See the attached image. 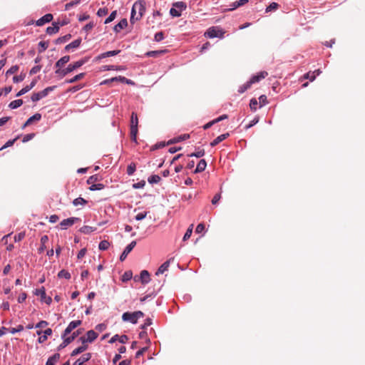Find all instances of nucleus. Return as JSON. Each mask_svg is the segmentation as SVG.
<instances>
[{
  "mask_svg": "<svg viewBox=\"0 0 365 365\" xmlns=\"http://www.w3.org/2000/svg\"><path fill=\"white\" fill-rule=\"evenodd\" d=\"M145 11V6L143 1L135 2L131 10L130 23L133 24L136 21H139L143 17Z\"/></svg>",
  "mask_w": 365,
  "mask_h": 365,
  "instance_id": "nucleus-1",
  "label": "nucleus"
},
{
  "mask_svg": "<svg viewBox=\"0 0 365 365\" xmlns=\"http://www.w3.org/2000/svg\"><path fill=\"white\" fill-rule=\"evenodd\" d=\"M86 62V60H79L73 63H70L66 68L64 69H56L55 73L61 78L66 76L69 73L73 72L76 69L82 66Z\"/></svg>",
  "mask_w": 365,
  "mask_h": 365,
  "instance_id": "nucleus-2",
  "label": "nucleus"
},
{
  "mask_svg": "<svg viewBox=\"0 0 365 365\" xmlns=\"http://www.w3.org/2000/svg\"><path fill=\"white\" fill-rule=\"evenodd\" d=\"M144 313L141 311H136L134 312H125L122 315V319L124 322H130L132 324H136L138 319L143 317Z\"/></svg>",
  "mask_w": 365,
  "mask_h": 365,
  "instance_id": "nucleus-3",
  "label": "nucleus"
},
{
  "mask_svg": "<svg viewBox=\"0 0 365 365\" xmlns=\"http://www.w3.org/2000/svg\"><path fill=\"white\" fill-rule=\"evenodd\" d=\"M138 118L137 113L133 112L130 117V138L132 140L136 141L137 134L138 132Z\"/></svg>",
  "mask_w": 365,
  "mask_h": 365,
  "instance_id": "nucleus-4",
  "label": "nucleus"
},
{
  "mask_svg": "<svg viewBox=\"0 0 365 365\" xmlns=\"http://www.w3.org/2000/svg\"><path fill=\"white\" fill-rule=\"evenodd\" d=\"M186 8V4L182 1L175 2L170 10V14L173 17H179L181 16V12L185 10Z\"/></svg>",
  "mask_w": 365,
  "mask_h": 365,
  "instance_id": "nucleus-5",
  "label": "nucleus"
},
{
  "mask_svg": "<svg viewBox=\"0 0 365 365\" xmlns=\"http://www.w3.org/2000/svg\"><path fill=\"white\" fill-rule=\"evenodd\" d=\"M225 33V32L222 31V29H221L220 27L212 26L207 30V31L205 33V36L210 38L215 37L222 38H223Z\"/></svg>",
  "mask_w": 365,
  "mask_h": 365,
  "instance_id": "nucleus-6",
  "label": "nucleus"
},
{
  "mask_svg": "<svg viewBox=\"0 0 365 365\" xmlns=\"http://www.w3.org/2000/svg\"><path fill=\"white\" fill-rule=\"evenodd\" d=\"M81 333V331L78 329V330L73 332L71 336H68V337H66V336L63 337V341L62 342V344H61L59 345V346L58 347V349L60 350V349L66 347L71 342H72Z\"/></svg>",
  "mask_w": 365,
  "mask_h": 365,
  "instance_id": "nucleus-7",
  "label": "nucleus"
},
{
  "mask_svg": "<svg viewBox=\"0 0 365 365\" xmlns=\"http://www.w3.org/2000/svg\"><path fill=\"white\" fill-rule=\"evenodd\" d=\"M86 336V339L84 336H81L79 339V340L81 341L82 344L93 341L98 337V334L95 332L93 330H89L88 331H87Z\"/></svg>",
  "mask_w": 365,
  "mask_h": 365,
  "instance_id": "nucleus-8",
  "label": "nucleus"
},
{
  "mask_svg": "<svg viewBox=\"0 0 365 365\" xmlns=\"http://www.w3.org/2000/svg\"><path fill=\"white\" fill-rule=\"evenodd\" d=\"M81 323L82 322L81 320L72 321L71 322H70L68 326L64 330L62 337H65L67 335H68L72 331V330H73L75 328L81 325Z\"/></svg>",
  "mask_w": 365,
  "mask_h": 365,
  "instance_id": "nucleus-9",
  "label": "nucleus"
},
{
  "mask_svg": "<svg viewBox=\"0 0 365 365\" xmlns=\"http://www.w3.org/2000/svg\"><path fill=\"white\" fill-rule=\"evenodd\" d=\"M136 242L132 241L124 250L121 255L120 256V260L121 262L124 261L127 257L128 255L133 250V249L135 247Z\"/></svg>",
  "mask_w": 365,
  "mask_h": 365,
  "instance_id": "nucleus-10",
  "label": "nucleus"
},
{
  "mask_svg": "<svg viewBox=\"0 0 365 365\" xmlns=\"http://www.w3.org/2000/svg\"><path fill=\"white\" fill-rule=\"evenodd\" d=\"M268 75L267 71H261L257 75L253 76L249 81V83L252 85L253 83H257L259 81L264 79Z\"/></svg>",
  "mask_w": 365,
  "mask_h": 365,
  "instance_id": "nucleus-11",
  "label": "nucleus"
},
{
  "mask_svg": "<svg viewBox=\"0 0 365 365\" xmlns=\"http://www.w3.org/2000/svg\"><path fill=\"white\" fill-rule=\"evenodd\" d=\"M36 294L41 296V300L44 301L47 304H50L51 303L52 299L50 297H46V291L43 287L41 289H36Z\"/></svg>",
  "mask_w": 365,
  "mask_h": 365,
  "instance_id": "nucleus-12",
  "label": "nucleus"
},
{
  "mask_svg": "<svg viewBox=\"0 0 365 365\" xmlns=\"http://www.w3.org/2000/svg\"><path fill=\"white\" fill-rule=\"evenodd\" d=\"M52 19H53V15L51 14H47L44 15L43 16H42L41 18H40L39 19H38L36 21V25L38 26H41L44 25L46 23H48V22L51 21Z\"/></svg>",
  "mask_w": 365,
  "mask_h": 365,
  "instance_id": "nucleus-13",
  "label": "nucleus"
},
{
  "mask_svg": "<svg viewBox=\"0 0 365 365\" xmlns=\"http://www.w3.org/2000/svg\"><path fill=\"white\" fill-rule=\"evenodd\" d=\"M116 341H118L121 344H125L128 341V337L127 335H121L119 336L118 334H115L112 338L110 339L109 343L113 344Z\"/></svg>",
  "mask_w": 365,
  "mask_h": 365,
  "instance_id": "nucleus-14",
  "label": "nucleus"
},
{
  "mask_svg": "<svg viewBox=\"0 0 365 365\" xmlns=\"http://www.w3.org/2000/svg\"><path fill=\"white\" fill-rule=\"evenodd\" d=\"M78 218H77V217L67 218V219L62 220L60 223V225L61 226V227L63 229H66L67 227L72 226L75 223V222L78 221Z\"/></svg>",
  "mask_w": 365,
  "mask_h": 365,
  "instance_id": "nucleus-15",
  "label": "nucleus"
},
{
  "mask_svg": "<svg viewBox=\"0 0 365 365\" xmlns=\"http://www.w3.org/2000/svg\"><path fill=\"white\" fill-rule=\"evenodd\" d=\"M37 81L36 79H34L31 83H30V85H28V86H26L24 88H23L21 90H20L17 94H16V97H19V96H21L25 93H26L27 92H29L30 90H31L36 85Z\"/></svg>",
  "mask_w": 365,
  "mask_h": 365,
  "instance_id": "nucleus-16",
  "label": "nucleus"
},
{
  "mask_svg": "<svg viewBox=\"0 0 365 365\" xmlns=\"http://www.w3.org/2000/svg\"><path fill=\"white\" fill-rule=\"evenodd\" d=\"M173 258L170 259L167 261H165L163 264L160 265V267L158 269V270L155 272L156 275L162 274H163L166 270H168L170 261L173 260Z\"/></svg>",
  "mask_w": 365,
  "mask_h": 365,
  "instance_id": "nucleus-17",
  "label": "nucleus"
},
{
  "mask_svg": "<svg viewBox=\"0 0 365 365\" xmlns=\"http://www.w3.org/2000/svg\"><path fill=\"white\" fill-rule=\"evenodd\" d=\"M70 60L69 56H64L62 58H61L55 64V67L57 68V69H62L61 68L67 63Z\"/></svg>",
  "mask_w": 365,
  "mask_h": 365,
  "instance_id": "nucleus-18",
  "label": "nucleus"
},
{
  "mask_svg": "<svg viewBox=\"0 0 365 365\" xmlns=\"http://www.w3.org/2000/svg\"><path fill=\"white\" fill-rule=\"evenodd\" d=\"M189 138H190V135L189 134H183V135H181L178 136V137L173 138L170 139L168 142V145L179 143L180 141L187 140Z\"/></svg>",
  "mask_w": 365,
  "mask_h": 365,
  "instance_id": "nucleus-19",
  "label": "nucleus"
},
{
  "mask_svg": "<svg viewBox=\"0 0 365 365\" xmlns=\"http://www.w3.org/2000/svg\"><path fill=\"white\" fill-rule=\"evenodd\" d=\"M230 135V134L228 133H225V134H222L219 136H217L215 140H213L211 143H210V145L212 147H214L215 145H217V144H219L220 142L223 141L224 140H225L227 138H228V136Z\"/></svg>",
  "mask_w": 365,
  "mask_h": 365,
  "instance_id": "nucleus-20",
  "label": "nucleus"
},
{
  "mask_svg": "<svg viewBox=\"0 0 365 365\" xmlns=\"http://www.w3.org/2000/svg\"><path fill=\"white\" fill-rule=\"evenodd\" d=\"M128 25V21L125 19H121L118 24H116L113 29L116 33L120 32L122 29H125Z\"/></svg>",
  "mask_w": 365,
  "mask_h": 365,
  "instance_id": "nucleus-21",
  "label": "nucleus"
},
{
  "mask_svg": "<svg viewBox=\"0 0 365 365\" xmlns=\"http://www.w3.org/2000/svg\"><path fill=\"white\" fill-rule=\"evenodd\" d=\"M140 278L143 284H148L150 280V274L147 270L141 271Z\"/></svg>",
  "mask_w": 365,
  "mask_h": 365,
  "instance_id": "nucleus-22",
  "label": "nucleus"
},
{
  "mask_svg": "<svg viewBox=\"0 0 365 365\" xmlns=\"http://www.w3.org/2000/svg\"><path fill=\"white\" fill-rule=\"evenodd\" d=\"M81 43V38H79L76 39L75 41H72L69 44L66 45L65 47V50L68 51L72 48H76L79 47Z\"/></svg>",
  "mask_w": 365,
  "mask_h": 365,
  "instance_id": "nucleus-23",
  "label": "nucleus"
},
{
  "mask_svg": "<svg viewBox=\"0 0 365 365\" xmlns=\"http://www.w3.org/2000/svg\"><path fill=\"white\" fill-rule=\"evenodd\" d=\"M207 167V163L205 160L202 159L199 161V163L197 165L196 169L195 170V173H198L204 171Z\"/></svg>",
  "mask_w": 365,
  "mask_h": 365,
  "instance_id": "nucleus-24",
  "label": "nucleus"
},
{
  "mask_svg": "<svg viewBox=\"0 0 365 365\" xmlns=\"http://www.w3.org/2000/svg\"><path fill=\"white\" fill-rule=\"evenodd\" d=\"M321 73L319 69H317L313 72H308L304 75V78L309 79L310 81H313L317 75Z\"/></svg>",
  "mask_w": 365,
  "mask_h": 365,
  "instance_id": "nucleus-25",
  "label": "nucleus"
},
{
  "mask_svg": "<svg viewBox=\"0 0 365 365\" xmlns=\"http://www.w3.org/2000/svg\"><path fill=\"white\" fill-rule=\"evenodd\" d=\"M46 96V91H43V90L40 92L33 93L31 98L32 101L36 102Z\"/></svg>",
  "mask_w": 365,
  "mask_h": 365,
  "instance_id": "nucleus-26",
  "label": "nucleus"
},
{
  "mask_svg": "<svg viewBox=\"0 0 365 365\" xmlns=\"http://www.w3.org/2000/svg\"><path fill=\"white\" fill-rule=\"evenodd\" d=\"M52 26H48L46 29V33L49 35L56 34L59 31V25L57 23H53Z\"/></svg>",
  "mask_w": 365,
  "mask_h": 365,
  "instance_id": "nucleus-27",
  "label": "nucleus"
},
{
  "mask_svg": "<svg viewBox=\"0 0 365 365\" xmlns=\"http://www.w3.org/2000/svg\"><path fill=\"white\" fill-rule=\"evenodd\" d=\"M60 354L56 353L53 354L52 356L49 357L46 361V365H55L56 363L59 360Z\"/></svg>",
  "mask_w": 365,
  "mask_h": 365,
  "instance_id": "nucleus-28",
  "label": "nucleus"
},
{
  "mask_svg": "<svg viewBox=\"0 0 365 365\" xmlns=\"http://www.w3.org/2000/svg\"><path fill=\"white\" fill-rule=\"evenodd\" d=\"M86 73H81L78 75H76L74 77H73L72 78H70V79H67L66 80L65 83H75L78 81H80L81 80L82 78H84Z\"/></svg>",
  "mask_w": 365,
  "mask_h": 365,
  "instance_id": "nucleus-29",
  "label": "nucleus"
},
{
  "mask_svg": "<svg viewBox=\"0 0 365 365\" xmlns=\"http://www.w3.org/2000/svg\"><path fill=\"white\" fill-rule=\"evenodd\" d=\"M88 348V346L86 344H83L82 346L75 349L72 353H71V356H76L82 352H83L84 351H86Z\"/></svg>",
  "mask_w": 365,
  "mask_h": 365,
  "instance_id": "nucleus-30",
  "label": "nucleus"
},
{
  "mask_svg": "<svg viewBox=\"0 0 365 365\" xmlns=\"http://www.w3.org/2000/svg\"><path fill=\"white\" fill-rule=\"evenodd\" d=\"M43 336H41L39 338H38V342L39 343H43L44 342L46 339H47V337L48 336H50L52 334V329H50V328H48L46 329L44 331H43Z\"/></svg>",
  "mask_w": 365,
  "mask_h": 365,
  "instance_id": "nucleus-31",
  "label": "nucleus"
},
{
  "mask_svg": "<svg viewBox=\"0 0 365 365\" xmlns=\"http://www.w3.org/2000/svg\"><path fill=\"white\" fill-rule=\"evenodd\" d=\"M113 81H120L121 83H125V81H127V78L123 76L114 77L110 79L105 80L103 83L108 84V83H109L110 82H113Z\"/></svg>",
  "mask_w": 365,
  "mask_h": 365,
  "instance_id": "nucleus-32",
  "label": "nucleus"
},
{
  "mask_svg": "<svg viewBox=\"0 0 365 365\" xmlns=\"http://www.w3.org/2000/svg\"><path fill=\"white\" fill-rule=\"evenodd\" d=\"M48 237L47 235H43L41 237V247L38 248V252L39 253H41L44 251V250L46 249V243L48 242Z\"/></svg>",
  "mask_w": 365,
  "mask_h": 365,
  "instance_id": "nucleus-33",
  "label": "nucleus"
},
{
  "mask_svg": "<svg viewBox=\"0 0 365 365\" xmlns=\"http://www.w3.org/2000/svg\"><path fill=\"white\" fill-rule=\"evenodd\" d=\"M96 230V227H93L91 226L84 225L81 229L80 231L83 234H91Z\"/></svg>",
  "mask_w": 365,
  "mask_h": 365,
  "instance_id": "nucleus-34",
  "label": "nucleus"
},
{
  "mask_svg": "<svg viewBox=\"0 0 365 365\" xmlns=\"http://www.w3.org/2000/svg\"><path fill=\"white\" fill-rule=\"evenodd\" d=\"M22 104H23V100L18 99V100H15V101H11L9 104V107L11 109H15V108H17L20 107Z\"/></svg>",
  "mask_w": 365,
  "mask_h": 365,
  "instance_id": "nucleus-35",
  "label": "nucleus"
},
{
  "mask_svg": "<svg viewBox=\"0 0 365 365\" xmlns=\"http://www.w3.org/2000/svg\"><path fill=\"white\" fill-rule=\"evenodd\" d=\"M71 35L68 34H66V35H65L63 36L58 38L55 41V43L56 44L63 43L68 41L69 39H71Z\"/></svg>",
  "mask_w": 365,
  "mask_h": 365,
  "instance_id": "nucleus-36",
  "label": "nucleus"
},
{
  "mask_svg": "<svg viewBox=\"0 0 365 365\" xmlns=\"http://www.w3.org/2000/svg\"><path fill=\"white\" fill-rule=\"evenodd\" d=\"M161 178L159 175H150L148 179V181L149 183L150 184H153V183H158L160 181Z\"/></svg>",
  "mask_w": 365,
  "mask_h": 365,
  "instance_id": "nucleus-37",
  "label": "nucleus"
},
{
  "mask_svg": "<svg viewBox=\"0 0 365 365\" xmlns=\"http://www.w3.org/2000/svg\"><path fill=\"white\" fill-rule=\"evenodd\" d=\"M248 2V0H239L232 4V8L230 9V10H234L240 6H242L247 4Z\"/></svg>",
  "mask_w": 365,
  "mask_h": 365,
  "instance_id": "nucleus-38",
  "label": "nucleus"
},
{
  "mask_svg": "<svg viewBox=\"0 0 365 365\" xmlns=\"http://www.w3.org/2000/svg\"><path fill=\"white\" fill-rule=\"evenodd\" d=\"M279 5L276 2L271 3L265 9L266 13L278 9Z\"/></svg>",
  "mask_w": 365,
  "mask_h": 365,
  "instance_id": "nucleus-39",
  "label": "nucleus"
},
{
  "mask_svg": "<svg viewBox=\"0 0 365 365\" xmlns=\"http://www.w3.org/2000/svg\"><path fill=\"white\" fill-rule=\"evenodd\" d=\"M136 170V165L135 163H131L127 167V174L128 175H132Z\"/></svg>",
  "mask_w": 365,
  "mask_h": 365,
  "instance_id": "nucleus-40",
  "label": "nucleus"
},
{
  "mask_svg": "<svg viewBox=\"0 0 365 365\" xmlns=\"http://www.w3.org/2000/svg\"><path fill=\"white\" fill-rule=\"evenodd\" d=\"M58 277L59 278H65L69 279L71 278V274L66 269H62L58 272Z\"/></svg>",
  "mask_w": 365,
  "mask_h": 365,
  "instance_id": "nucleus-41",
  "label": "nucleus"
},
{
  "mask_svg": "<svg viewBox=\"0 0 365 365\" xmlns=\"http://www.w3.org/2000/svg\"><path fill=\"white\" fill-rule=\"evenodd\" d=\"M87 203V201L83 199V197H77L73 201V205L75 206H78V205H84Z\"/></svg>",
  "mask_w": 365,
  "mask_h": 365,
  "instance_id": "nucleus-42",
  "label": "nucleus"
},
{
  "mask_svg": "<svg viewBox=\"0 0 365 365\" xmlns=\"http://www.w3.org/2000/svg\"><path fill=\"white\" fill-rule=\"evenodd\" d=\"M120 52V50L110 51H107V52L102 53L101 56L103 58L118 55Z\"/></svg>",
  "mask_w": 365,
  "mask_h": 365,
  "instance_id": "nucleus-43",
  "label": "nucleus"
},
{
  "mask_svg": "<svg viewBox=\"0 0 365 365\" xmlns=\"http://www.w3.org/2000/svg\"><path fill=\"white\" fill-rule=\"evenodd\" d=\"M110 246V242L107 240H103L99 243L98 248L101 250H106Z\"/></svg>",
  "mask_w": 365,
  "mask_h": 365,
  "instance_id": "nucleus-44",
  "label": "nucleus"
},
{
  "mask_svg": "<svg viewBox=\"0 0 365 365\" xmlns=\"http://www.w3.org/2000/svg\"><path fill=\"white\" fill-rule=\"evenodd\" d=\"M104 188V185L102 183H98V184H91V185L89 187V190L91 191L94 190H99Z\"/></svg>",
  "mask_w": 365,
  "mask_h": 365,
  "instance_id": "nucleus-45",
  "label": "nucleus"
},
{
  "mask_svg": "<svg viewBox=\"0 0 365 365\" xmlns=\"http://www.w3.org/2000/svg\"><path fill=\"white\" fill-rule=\"evenodd\" d=\"M193 225H190L183 237V241L187 240L192 233Z\"/></svg>",
  "mask_w": 365,
  "mask_h": 365,
  "instance_id": "nucleus-46",
  "label": "nucleus"
},
{
  "mask_svg": "<svg viewBox=\"0 0 365 365\" xmlns=\"http://www.w3.org/2000/svg\"><path fill=\"white\" fill-rule=\"evenodd\" d=\"M41 118V115L40 113H36L27 120V123H32L35 120H36V121L40 120Z\"/></svg>",
  "mask_w": 365,
  "mask_h": 365,
  "instance_id": "nucleus-47",
  "label": "nucleus"
},
{
  "mask_svg": "<svg viewBox=\"0 0 365 365\" xmlns=\"http://www.w3.org/2000/svg\"><path fill=\"white\" fill-rule=\"evenodd\" d=\"M133 277V273L131 271H127L124 272V274L122 276V280L123 282H127L130 280Z\"/></svg>",
  "mask_w": 365,
  "mask_h": 365,
  "instance_id": "nucleus-48",
  "label": "nucleus"
},
{
  "mask_svg": "<svg viewBox=\"0 0 365 365\" xmlns=\"http://www.w3.org/2000/svg\"><path fill=\"white\" fill-rule=\"evenodd\" d=\"M251 84L249 83V81L245 83V84H243L242 86H241L238 90V92L240 93H242L244 92H245L247 89H249L250 87H251Z\"/></svg>",
  "mask_w": 365,
  "mask_h": 365,
  "instance_id": "nucleus-49",
  "label": "nucleus"
},
{
  "mask_svg": "<svg viewBox=\"0 0 365 365\" xmlns=\"http://www.w3.org/2000/svg\"><path fill=\"white\" fill-rule=\"evenodd\" d=\"M163 53H165V51H163V50H160V51H151L147 52L146 55L148 56L156 57L158 55L162 54Z\"/></svg>",
  "mask_w": 365,
  "mask_h": 365,
  "instance_id": "nucleus-50",
  "label": "nucleus"
},
{
  "mask_svg": "<svg viewBox=\"0 0 365 365\" xmlns=\"http://www.w3.org/2000/svg\"><path fill=\"white\" fill-rule=\"evenodd\" d=\"M26 77V74L25 73H21L20 75L19 76H14L13 78V81L14 83H19V82H21L24 80Z\"/></svg>",
  "mask_w": 365,
  "mask_h": 365,
  "instance_id": "nucleus-51",
  "label": "nucleus"
},
{
  "mask_svg": "<svg viewBox=\"0 0 365 365\" xmlns=\"http://www.w3.org/2000/svg\"><path fill=\"white\" fill-rule=\"evenodd\" d=\"M19 66L17 65H15V66H12L6 73V76H9V75H11V74H14L15 73H16L18 71H19Z\"/></svg>",
  "mask_w": 365,
  "mask_h": 365,
  "instance_id": "nucleus-52",
  "label": "nucleus"
},
{
  "mask_svg": "<svg viewBox=\"0 0 365 365\" xmlns=\"http://www.w3.org/2000/svg\"><path fill=\"white\" fill-rule=\"evenodd\" d=\"M38 46L41 47V48L38 50V52L42 53L48 47V43L46 41H40L38 43Z\"/></svg>",
  "mask_w": 365,
  "mask_h": 365,
  "instance_id": "nucleus-53",
  "label": "nucleus"
},
{
  "mask_svg": "<svg viewBox=\"0 0 365 365\" xmlns=\"http://www.w3.org/2000/svg\"><path fill=\"white\" fill-rule=\"evenodd\" d=\"M164 39V33L163 31L158 32L155 34L154 40L157 42H160Z\"/></svg>",
  "mask_w": 365,
  "mask_h": 365,
  "instance_id": "nucleus-54",
  "label": "nucleus"
},
{
  "mask_svg": "<svg viewBox=\"0 0 365 365\" xmlns=\"http://www.w3.org/2000/svg\"><path fill=\"white\" fill-rule=\"evenodd\" d=\"M205 155V150L203 149L200 150L197 152L192 153L190 154L188 156L190 157H196V158H200L202 157Z\"/></svg>",
  "mask_w": 365,
  "mask_h": 365,
  "instance_id": "nucleus-55",
  "label": "nucleus"
},
{
  "mask_svg": "<svg viewBox=\"0 0 365 365\" xmlns=\"http://www.w3.org/2000/svg\"><path fill=\"white\" fill-rule=\"evenodd\" d=\"M259 106L262 107L263 106L267 103V96L265 95H262L259 98Z\"/></svg>",
  "mask_w": 365,
  "mask_h": 365,
  "instance_id": "nucleus-56",
  "label": "nucleus"
},
{
  "mask_svg": "<svg viewBox=\"0 0 365 365\" xmlns=\"http://www.w3.org/2000/svg\"><path fill=\"white\" fill-rule=\"evenodd\" d=\"M258 104L257 101L255 98H252L250 103V107L252 110L255 111L257 110V106Z\"/></svg>",
  "mask_w": 365,
  "mask_h": 365,
  "instance_id": "nucleus-57",
  "label": "nucleus"
},
{
  "mask_svg": "<svg viewBox=\"0 0 365 365\" xmlns=\"http://www.w3.org/2000/svg\"><path fill=\"white\" fill-rule=\"evenodd\" d=\"M116 16V11H113L110 16L105 20L104 24H107L111 21H113Z\"/></svg>",
  "mask_w": 365,
  "mask_h": 365,
  "instance_id": "nucleus-58",
  "label": "nucleus"
},
{
  "mask_svg": "<svg viewBox=\"0 0 365 365\" xmlns=\"http://www.w3.org/2000/svg\"><path fill=\"white\" fill-rule=\"evenodd\" d=\"M145 185V180H141L137 183H134L133 185V187L135 188V189H140V188H143L144 187Z\"/></svg>",
  "mask_w": 365,
  "mask_h": 365,
  "instance_id": "nucleus-59",
  "label": "nucleus"
},
{
  "mask_svg": "<svg viewBox=\"0 0 365 365\" xmlns=\"http://www.w3.org/2000/svg\"><path fill=\"white\" fill-rule=\"evenodd\" d=\"M24 330V326L20 324L16 328H11L9 329V331L11 333V334H15L16 332H19V331H21Z\"/></svg>",
  "mask_w": 365,
  "mask_h": 365,
  "instance_id": "nucleus-60",
  "label": "nucleus"
},
{
  "mask_svg": "<svg viewBox=\"0 0 365 365\" xmlns=\"http://www.w3.org/2000/svg\"><path fill=\"white\" fill-rule=\"evenodd\" d=\"M98 180V175H94L88 178L87 180V183L88 185L94 184L95 182H96Z\"/></svg>",
  "mask_w": 365,
  "mask_h": 365,
  "instance_id": "nucleus-61",
  "label": "nucleus"
},
{
  "mask_svg": "<svg viewBox=\"0 0 365 365\" xmlns=\"http://www.w3.org/2000/svg\"><path fill=\"white\" fill-rule=\"evenodd\" d=\"M106 327H107L106 324L104 323H102V324H99L96 325V329L99 332H102L106 330Z\"/></svg>",
  "mask_w": 365,
  "mask_h": 365,
  "instance_id": "nucleus-62",
  "label": "nucleus"
},
{
  "mask_svg": "<svg viewBox=\"0 0 365 365\" xmlns=\"http://www.w3.org/2000/svg\"><path fill=\"white\" fill-rule=\"evenodd\" d=\"M108 14V9L106 8H101L98 9L97 14L98 16H104Z\"/></svg>",
  "mask_w": 365,
  "mask_h": 365,
  "instance_id": "nucleus-63",
  "label": "nucleus"
},
{
  "mask_svg": "<svg viewBox=\"0 0 365 365\" xmlns=\"http://www.w3.org/2000/svg\"><path fill=\"white\" fill-rule=\"evenodd\" d=\"M93 27H94V24H93V22L91 21L88 24H87L86 25H85L83 29L85 31L88 32L89 31L93 29Z\"/></svg>",
  "mask_w": 365,
  "mask_h": 365,
  "instance_id": "nucleus-64",
  "label": "nucleus"
}]
</instances>
